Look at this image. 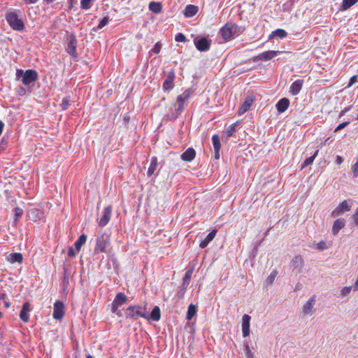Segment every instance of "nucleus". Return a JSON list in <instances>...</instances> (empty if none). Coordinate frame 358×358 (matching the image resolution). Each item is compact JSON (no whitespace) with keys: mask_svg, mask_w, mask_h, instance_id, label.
Wrapping results in <instances>:
<instances>
[{"mask_svg":"<svg viewBox=\"0 0 358 358\" xmlns=\"http://www.w3.org/2000/svg\"><path fill=\"white\" fill-rule=\"evenodd\" d=\"M110 245V237L107 233H103L98 235L96 238V246L94 250V255L107 252V248Z\"/></svg>","mask_w":358,"mask_h":358,"instance_id":"1","label":"nucleus"},{"mask_svg":"<svg viewBox=\"0 0 358 358\" xmlns=\"http://www.w3.org/2000/svg\"><path fill=\"white\" fill-rule=\"evenodd\" d=\"M241 32L240 27L237 24L231 22H227L220 30V34L225 41H229L239 35Z\"/></svg>","mask_w":358,"mask_h":358,"instance_id":"2","label":"nucleus"},{"mask_svg":"<svg viewBox=\"0 0 358 358\" xmlns=\"http://www.w3.org/2000/svg\"><path fill=\"white\" fill-rule=\"evenodd\" d=\"M6 20L9 25L15 30L22 31L24 28V24L21 18L14 12H10L6 14Z\"/></svg>","mask_w":358,"mask_h":358,"instance_id":"3","label":"nucleus"},{"mask_svg":"<svg viewBox=\"0 0 358 358\" xmlns=\"http://www.w3.org/2000/svg\"><path fill=\"white\" fill-rule=\"evenodd\" d=\"M142 308L139 306H131L128 307L126 312L127 317H129L132 320H137L139 317L148 318V315L145 312L141 310Z\"/></svg>","mask_w":358,"mask_h":358,"instance_id":"4","label":"nucleus"},{"mask_svg":"<svg viewBox=\"0 0 358 358\" xmlns=\"http://www.w3.org/2000/svg\"><path fill=\"white\" fill-rule=\"evenodd\" d=\"M192 93V89L189 88V89H187L186 90H185L182 92V94H181L180 95H179L177 97V100H176L177 103H176L174 105V106L176 108L175 110L178 115H179L180 113V112L182 110L183 106L188 101Z\"/></svg>","mask_w":358,"mask_h":358,"instance_id":"5","label":"nucleus"},{"mask_svg":"<svg viewBox=\"0 0 358 358\" xmlns=\"http://www.w3.org/2000/svg\"><path fill=\"white\" fill-rule=\"evenodd\" d=\"M194 43L199 51L206 52L210 48L211 40L206 37H196L194 40Z\"/></svg>","mask_w":358,"mask_h":358,"instance_id":"6","label":"nucleus"},{"mask_svg":"<svg viewBox=\"0 0 358 358\" xmlns=\"http://www.w3.org/2000/svg\"><path fill=\"white\" fill-rule=\"evenodd\" d=\"M127 296L122 292L117 293L112 303L111 310L113 313L117 311L118 307L126 303Z\"/></svg>","mask_w":358,"mask_h":358,"instance_id":"7","label":"nucleus"},{"mask_svg":"<svg viewBox=\"0 0 358 358\" xmlns=\"http://www.w3.org/2000/svg\"><path fill=\"white\" fill-rule=\"evenodd\" d=\"M38 79V73L36 71L29 69L27 70L22 76V82L25 85H29L30 83L35 82Z\"/></svg>","mask_w":358,"mask_h":358,"instance_id":"8","label":"nucleus"},{"mask_svg":"<svg viewBox=\"0 0 358 358\" xmlns=\"http://www.w3.org/2000/svg\"><path fill=\"white\" fill-rule=\"evenodd\" d=\"M279 53L280 51L268 50L254 57L252 59L254 62L267 61L276 57Z\"/></svg>","mask_w":358,"mask_h":358,"instance_id":"9","label":"nucleus"},{"mask_svg":"<svg viewBox=\"0 0 358 358\" xmlns=\"http://www.w3.org/2000/svg\"><path fill=\"white\" fill-rule=\"evenodd\" d=\"M112 215V206H108L106 207L103 212V215L98 221L99 225L100 227L106 226L110 221Z\"/></svg>","mask_w":358,"mask_h":358,"instance_id":"10","label":"nucleus"},{"mask_svg":"<svg viewBox=\"0 0 358 358\" xmlns=\"http://www.w3.org/2000/svg\"><path fill=\"white\" fill-rule=\"evenodd\" d=\"M316 300L315 295H313L303 306V313L304 315H312L314 313L313 306Z\"/></svg>","mask_w":358,"mask_h":358,"instance_id":"11","label":"nucleus"},{"mask_svg":"<svg viewBox=\"0 0 358 358\" xmlns=\"http://www.w3.org/2000/svg\"><path fill=\"white\" fill-rule=\"evenodd\" d=\"M64 305L62 301H57L54 304L53 317L55 320H61L64 315Z\"/></svg>","mask_w":358,"mask_h":358,"instance_id":"12","label":"nucleus"},{"mask_svg":"<svg viewBox=\"0 0 358 358\" xmlns=\"http://www.w3.org/2000/svg\"><path fill=\"white\" fill-rule=\"evenodd\" d=\"M255 100V96H253L252 95L248 96L245 98L244 102L241 106V107L238 110V114L242 115V114L245 113V112H247L250 108V107L252 106Z\"/></svg>","mask_w":358,"mask_h":358,"instance_id":"13","label":"nucleus"},{"mask_svg":"<svg viewBox=\"0 0 358 358\" xmlns=\"http://www.w3.org/2000/svg\"><path fill=\"white\" fill-rule=\"evenodd\" d=\"M30 310L31 308L29 302L27 301L24 303L20 313V317L24 322H27L29 321Z\"/></svg>","mask_w":358,"mask_h":358,"instance_id":"14","label":"nucleus"},{"mask_svg":"<svg viewBox=\"0 0 358 358\" xmlns=\"http://www.w3.org/2000/svg\"><path fill=\"white\" fill-rule=\"evenodd\" d=\"M250 316L247 314H245L242 317V331L243 337H247L250 335Z\"/></svg>","mask_w":358,"mask_h":358,"instance_id":"15","label":"nucleus"},{"mask_svg":"<svg viewBox=\"0 0 358 358\" xmlns=\"http://www.w3.org/2000/svg\"><path fill=\"white\" fill-rule=\"evenodd\" d=\"M303 260L301 256H296L291 262V266L293 268V271H296V273H300L302 270Z\"/></svg>","mask_w":358,"mask_h":358,"instance_id":"16","label":"nucleus"},{"mask_svg":"<svg viewBox=\"0 0 358 358\" xmlns=\"http://www.w3.org/2000/svg\"><path fill=\"white\" fill-rule=\"evenodd\" d=\"M175 79V73L173 71L169 72L166 80L163 83V89L164 90H170L173 87V81Z\"/></svg>","mask_w":358,"mask_h":358,"instance_id":"17","label":"nucleus"},{"mask_svg":"<svg viewBox=\"0 0 358 358\" xmlns=\"http://www.w3.org/2000/svg\"><path fill=\"white\" fill-rule=\"evenodd\" d=\"M345 226V221L343 218H339L334 221L332 226V233L334 235H336L338 231L344 228Z\"/></svg>","mask_w":358,"mask_h":358,"instance_id":"18","label":"nucleus"},{"mask_svg":"<svg viewBox=\"0 0 358 358\" xmlns=\"http://www.w3.org/2000/svg\"><path fill=\"white\" fill-rule=\"evenodd\" d=\"M196 152L194 149L189 148L187 149L181 155V159L185 162H191L194 159Z\"/></svg>","mask_w":358,"mask_h":358,"instance_id":"19","label":"nucleus"},{"mask_svg":"<svg viewBox=\"0 0 358 358\" xmlns=\"http://www.w3.org/2000/svg\"><path fill=\"white\" fill-rule=\"evenodd\" d=\"M303 85V80H297L294 81L290 87L289 92H291V94L292 95L298 94L300 92Z\"/></svg>","mask_w":358,"mask_h":358,"instance_id":"20","label":"nucleus"},{"mask_svg":"<svg viewBox=\"0 0 358 358\" xmlns=\"http://www.w3.org/2000/svg\"><path fill=\"white\" fill-rule=\"evenodd\" d=\"M217 232V229H213V231H211L203 240L201 241L199 243V247L201 248H205L208 245V243L215 238Z\"/></svg>","mask_w":358,"mask_h":358,"instance_id":"21","label":"nucleus"},{"mask_svg":"<svg viewBox=\"0 0 358 358\" xmlns=\"http://www.w3.org/2000/svg\"><path fill=\"white\" fill-rule=\"evenodd\" d=\"M289 105V101L287 98H282L276 104L277 110L279 113L285 112Z\"/></svg>","mask_w":358,"mask_h":358,"instance_id":"22","label":"nucleus"},{"mask_svg":"<svg viewBox=\"0 0 358 358\" xmlns=\"http://www.w3.org/2000/svg\"><path fill=\"white\" fill-rule=\"evenodd\" d=\"M198 12V7L194 5H188L184 10V15L186 17H193Z\"/></svg>","mask_w":358,"mask_h":358,"instance_id":"23","label":"nucleus"},{"mask_svg":"<svg viewBox=\"0 0 358 358\" xmlns=\"http://www.w3.org/2000/svg\"><path fill=\"white\" fill-rule=\"evenodd\" d=\"M67 52L73 57H76V39L71 38L67 46Z\"/></svg>","mask_w":358,"mask_h":358,"instance_id":"24","label":"nucleus"},{"mask_svg":"<svg viewBox=\"0 0 358 358\" xmlns=\"http://www.w3.org/2000/svg\"><path fill=\"white\" fill-rule=\"evenodd\" d=\"M148 7L149 9L155 13H159L162 10V6L159 2L151 1Z\"/></svg>","mask_w":358,"mask_h":358,"instance_id":"25","label":"nucleus"},{"mask_svg":"<svg viewBox=\"0 0 358 358\" xmlns=\"http://www.w3.org/2000/svg\"><path fill=\"white\" fill-rule=\"evenodd\" d=\"M157 166V159L156 157H153L151 159V162L148 170V176H151L155 171Z\"/></svg>","mask_w":358,"mask_h":358,"instance_id":"26","label":"nucleus"},{"mask_svg":"<svg viewBox=\"0 0 358 358\" xmlns=\"http://www.w3.org/2000/svg\"><path fill=\"white\" fill-rule=\"evenodd\" d=\"M11 263H22L23 260L22 255L20 252H15L13 254H10L9 255V258L8 259Z\"/></svg>","mask_w":358,"mask_h":358,"instance_id":"27","label":"nucleus"},{"mask_svg":"<svg viewBox=\"0 0 358 358\" xmlns=\"http://www.w3.org/2000/svg\"><path fill=\"white\" fill-rule=\"evenodd\" d=\"M87 241V236L85 234H82L80 236L78 239L75 242V248L77 251H80L81 247Z\"/></svg>","mask_w":358,"mask_h":358,"instance_id":"28","label":"nucleus"},{"mask_svg":"<svg viewBox=\"0 0 358 358\" xmlns=\"http://www.w3.org/2000/svg\"><path fill=\"white\" fill-rule=\"evenodd\" d=\"M161 317L160 308L158 306H155L150 313V318L154 321H159Z\"/></svg>","mask_w":358,"mask_h":358,"instance_id":"29","label":"nucleus"},{"mask_svg":"<svg viewBox=\"0 0 358 358\" xmlns=\"http://www.w3.org/2000/svg\"><path fill=\"white\" fill-rule=\"evenodd\" d=\"M196 313V308L194 305L190 304L188 307L187 313V319L190 320Z\"/></svg>","mask_w":358,"mask_h":358,"instance_id":"30","label":"nucleus"},{"mask_svg":"<svg viewBox=\"0 0 358 358\" xmlns=\"http://www.w3.org/2000/svg\"><path fill=\"white\" fill-rule=\"evenodd\" d=\"M317 154H318V150H316L313 155L306 159V160L303 162V164L301 165V169H304L305 167L311 164L313 162V161H314L315 158L316 157V156L317 155Z\"/></svg>","mask_w":358,"mask_h":358,"instance_id":"31","label":"nucleus"},{"mask_svg":"<svg viewBox=\"0 0 358 358\" xmlns=\"http://www.w3.org/2000/svg\"><path fill=\"white\" fill-rule=\"evenodd\" d=\"M278 275V271L277 270H273L271 274L268 275V277L266 278V285L268 286V285H271L273 282L275 281V278Z\"/></svg>","mask_w":358,"mask_h":358,"instance_id":"32","label":"nucleus"},{"mask_svg":"<svg viewBox=\"0 0 358 358\" xmlns=\"http://www.w3.org/2000/svg\"><path fill=\"white\" fill-rule=\"evenodd\" d=\"M357 1L358 0H343L342 8L343 10H347Z\"/></svg>","mask_w":358,"mask_h":358,"instance_id":"33","label":"nucleus"},{"mask_svg":"<svg viewBox=\"0 0 358 358\" xmlns=\"http://www.w3.org/2000/svg\"><path fill=\"white\" fill-rule=\"evenodd\" d=\"M212 141L214 150H220L221 144L220 141V138L217 135L215 134L213 136Z\"/></svg>","mask_w":358,"mask_h":358,"instance_id":"34","label":"nucleus"},{"mask_svg":"<svg viewBox=\"0 0 358 358\" xmlns=\"http://www.w3.org/2000/svg\"><path fill=\"white\" fill-rule=\"evenodd\" d=\"M287 36V32L281 29H278L272 32L271 36H278L280 38H283Z\"/></svg>","mask_w":358,"mask_h":358,"instance_id":"35","label":"nucleus"},{"mask_svg":"<svg viewBox=\"0 0 358 358\" xmlns=\"http://www.w3.org/2000/svg\"><path fill=\"white\" fill-rule=\"evenodd\" d=\"M353 290L354 291V285L349 286V287H343L340 291V295L341 296H346L348 295L350 292Z\"/></svg>","mask_w":358,"mask_h":358,"instance_id":"36","label":"nucleus"},{"mask_svg":"<svg viewBox=\"0 0 358 358\" xmlns=\"http://www.w3.org/2000/svg\"><path fill=\"white\" fill-rule=\"evenodd\" d=\"M343 213L348 212L351 210V206L348 204V201L345 200L338 205Z\"/></svg>","mask_w":358,"mask_h":358,"instance_id":"37","label":"nucleus"},{"mask_svg":"<svg viewBox=\"0 0 358 358\" xmlns=\"http://www.w3.org/2000/svg\"><path fill=\"white\" fill-rule=\"evenodd\" d=\"M94 0H81L80 6L83 9L87 10L90 8V4Z\"/></svg>","mask_w":358,"mask_h":358,"instance_id":"38","label":"nucleus"},{"mask_svg":"<svg viewBox=\"0 0 358 358\" xmlns=\"http://www.w3.org/2000/svg\"><path fill=\"white\" fill-rule=\"evenodd\" d=\"M23 214V210L20 208H15L14 209L15 222H17Z\"/></svg>","mask_w":358,"mask_h":358,"instance_id":"39","label":"nucleus"},{"mask_svg":"<svg viewBox=\"0 0 358 358\" xmlns=\"http://www.w3.org/2000/svg\"><path fill=\"white\" fill-rule=\"evenodd\" d=\"M109 22V18L108 17H104L101 21L99 23L98 26H97V28L99 29H102L103 27H104L106 25L108 24Z\"/></svg>","mask_w":358,"mask_h":358,"instance_id":"40","label":"nucleus"},{"mask_svg":"<svg viewBox=\"0 0 358 358\" xmlns=\"http://www.w3.org/2000/svg\"><path fill=\"white\" fill-rule=\"evenodd\" d=\"M235 131H236V124H232L228 127V129L227 130V136H231L232 135H234Z\"/></svg>","mask_w":358,"mask_h":358,"instance_id":"41","label":"nucleus"},{"mask_svg":"<svg viewBox=\"0 0 358 358\" xmlns=\"http://www.w3.org/2000/svg\"><path fill=\"white\" fill-rule=\"evenodd\" d=\"M175 40L177 42H185L186 41V37L182 33H178L175 36Z\"/></svg>","mask_w":358,"mask_h":358,"instance_id":"42","label":"nucleus"},{"mask_svg":"<svg viewBox=\"0 0 358 358\" xmlns=\"http://www.w3.org/2000/svg\"><path fill=\"white\" fill-rule=\"evenodd\" d=\"M343 211L342 210H341V208L338 207V206L332 211L331 213V216L335 217H338L340 215L343 214Z\"/></svg>","mask_w":358,"mask_h":358,"instance_id":"43","label":"nucleus"},{"mask_svg":"<svg viewBox=\"0 0 358 358\" xmlns=\"http://www.w3.org/2000/svg\"><path fill=\"white\" fill-rule=\"evenodd\" d=\"M192 272H193L192 269H189V270L187 271L185 273V277L183 278V280L185 282H189V280L192 278Z\"/></svg>","mask_w":358,"mask_h":358,"instance_id":"44","label":"nucleus"},{"mask_svg":"<svg viewBox=\"0 0 358 358\" xmlns=\"http://www.w3.org/2000/svg\"><path fill=\"white\" fill-rule=\"evenodd\" d=\"M352 172L354 177L358 176V161L352 166Z\"/></svg>","mask_w":358,"mask_h":358,"instance_id":"45","label":"nucleus"},{"mask_svg":"<svg viewBox=\"0 0 358 358\" xmlns=\"http://www.w3.org/2000/svg\"><path fill=\"white\" fill-rule=\"evenodd\" d=\"M161 49H162V44L159 43V42H157L154 48H152V52H155V54H158L159 53V52L161 51Z\"/></svg>","mask_w":358,"mask_h":358,"instance_id":"46","label":"nucleus"},{"mask_svg":"<svg viewBox=\"0 0 358 358\" xmlns=\"http://www.w3.org/2000/svg\"><path fill=\"white\" fill-rule=\"evenodd\" d=\"M69 106V99L67 98L63 99V100L62 101V103H61V107H62V110L67 109Z\"/></svg>","mask_w":358,"mask_h":358,"instance_id":"47","label":"nucleus"},{"mask_svg":"<svg viewBox=\"0 0 358 358\" xmlns=\"http://www.w3.org/2000/svg\"><path fill=\"white\" fill-rule=\"evenodd\" d=\"M317 248L320 250H325V249H327L328 247L326 244L325 242L324 241H320L317 244Z\"/></svg>","mask_w":358,"mask_h":358,"instance_id":"48","label":"nucleus"},{"mask_svg":"<svg viewBox=\"0 0 358 358\" xmlns=\"http://www.w3.org/2000/svg\"><path fill=\"white\" fill-rule=\"evenodd\" d=\"M350 122H344L337 126V127L335 129L334 131L336 132L339 130L343 129L344 127H345L347 125H348Z\"/></svg>","mask_w":358,"mask_h":358,"instance_id":"49","label":"nucleus"},{"mask_svg":"<svg viewBox=\"0 0 358 358\" xmlns=\"http://www.w3.org/2000/svg\"><path fill=\"white\" fill-rule=\"evenodd\" d=\"M68 256L70 257H73L76 256V252L71 246L69 247L68 248Z\"/></svg>","mask_w":358,"mask_h":358,"instance_id":"50","label":"nucleus"},{"mask_svg":"<svg viewBox=\"0 0 358 358\" xmlns=\"http://www.w3.org/2000/svg\"><path fill=\"white\" fill-rule=\"evenodd\" d=\"M357 76H352L350 79L348 87H351L357 81Z\"/></svg>","mask_w":358,"mask_h":358,"instance_id":"51","label":"nucleus"},{"mask_svg":"<svg viewBox=\"0 0 358 358\" xmlns=\"http://www.w3.org/2000/svg\"><path fill=\"white\" fill-rule=\"evenodd\" d=\"M352 219L356 225H358V210L356 213L352 215Z\"/></svg>","mask_w":358,"mask_h":358,"instance_id":"52","label":"nucleus"},{"mask_svg":"<svg viewBox=\"0 0 358 358\" xmlns=\"http://www.w3.org/2000/svg\"><path fill=\"white\" fill-rule=\"evenodd\" d=\"M189 283V282H185V281L183 280L182 284V285L180 287H181V291L187 288V287L188 286Z\"/></svg>","mask_w":358,"mask_h":358,"instance_id":"53","label":"nucleus"},{"mask_svg":"<svg viewBox=\"0 0 358 358\" xmlns=\"http://www.w3.org/2000/svg\"><path fill=\"white\" fill-rule=\"evenodd\" d=\"M343 158L341 157V156H337L336 157V162L337 164L340 165L343 163Z\"/></svg>","mask_w":358,"mask_h":358,"instance_id":"54","label":"nucleus"},{"mask_svg":"<svg viewBox=\"0 0 358 358\" xmlns=\"http://www.w3.org/2000/svg\"><path fill=\"white\" fill-rule=\"evenodd\" d=\"M246 350H247V355H248V357H252V352L250 351V348H249V346L248 345H246Z\"/></svg>","mask_w":358,"mask_h":358,"instance_id":"55","label":"nucleus"},{"mask_svg":"<svg viewBox=\"0 0 358 358\" xmlns=\"http://www.w3.org/2000/svg\"><path fill=\"white\" fill-rule=\"evenodd\" d=\"M215 150V159H220V150Z\"/></svg>","mask_w":358,"mask_h":358,"instance_id":"56","label":"nucleus"},{"mask_svg":"<svg viewBox=\"0 0 358 358\" xmlns=\"http://www.w3.org/2000/svg\"><path fill=\"white\" fill-rule=\"evenodd\" d=\"M302 288V285L300 282H298L294 288V291L300 290Z\"/></svg>","mask_w":358,"mask_h":358,"instance_id":"57","label":"nucleus"},{"mask_svg":"<svg viewBox=\"0 0 358 358\" xmlns=\"http://www.w3.org/2000/svg\"><path fill=\"white\" fill-rule=\"evenodd\" d=\"M353 285H354V292L358 291V276H357V280L355 281V282Z\"/></svg>","mask_w":358,"mask_h":358,"instance_id":"58","label":"nucleus"},{"mask_svg":"<svg viewBox=\"0 0 358 358\" xmlns=\"http://www.w3.org/2000/svg\"><path fill=\"white\" fill-rule=\"evenodd\" d=\"M24 72L22 70H17L16 73V76L20 77V76H23Z\"/></svg>","mask_w":358,"mask_h":358,"instance_id":"59","label":"nucleus"},{"mask_svg":"<svg viewBox=\"0 0 358 358\" xmlns=\"http://www.w3.org/2000/svg\"><path fill=\"white\" fill-rule=\"evenodd\" d=\"M3 125H4L3 123L1 121H0V135L2 133Z\"/></svg>","mask_w":358,"mask_h":358,"instance_id":"60","label":"nucleus"},{"mask_svg":"<svg viewBox=\"0 0 358 358\" xmlns=\"http://www.w3.org/2000/svg\"><path fill=\"white\" fill-rule=\"evenodd\" d=\"M10 303L7 302V301H5L4 302V306L6 308H8L10 307Z\"/></svg>","mask_w":358,"mask_h":358,"instance_id":"61","label":"nucleus"},{"mask_svg":"<svg viewBox=\"0 0 358 358\" xmlns=\"http://www.w3.org/2000/svg\"><path fill=\"white\" fill-rule=\"evenodd\" d=\"M38 0H26V1H27L28 3H34L37 1Z\"/></svg>","mask_w":358,"mask_h":358,"instance_id":"62","label":"nucleus"},{"mask_svg":"<svg viewBox=\"0 0 358 358\" xmlns=\"http://www.w3.org/2000/svg\"><path fill=\"white\" fill-rule=\"evenodd\" d=\"M87 358H94V357L89 355L87 356Z\"/></svg>","mask_w":358,"mask_h":358,"instance_id":"63","label":"nucleus"},{"mask_svg":"<svg viewBox=\"0 0 358 358\" xmlns=\"http://www.w3.org/2000/svg\"><path fill=\"white\" fill-rule=\"evenodd\" d=\"M329 139V138H327V139L325 140V141H324V145L325 143H327V141H328Z\"/></svg>","mask_w":358,"mask_h":358,"instance_id":"64","label":"nucleus"}]
</instances>
